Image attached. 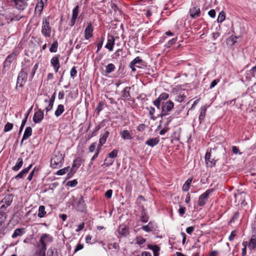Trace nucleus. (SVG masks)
Segmentation results:
<instances>
[{"label":"nucleus","instance_id":"f257e3e1","mask_svg":"<svg viewBox=\"0 0 256 256\" xmlns=\"http://www.w3.org/2000/svg\"><path fill=\"white\" fill-rule=\"evenodd\" d=\"M31 64H28L24 65L19 73L17 78L16 88L18 90L19 88L21 89L24 86L27 80L28 72L30 70Z\"/></svg>","mask_w":256,"mask_h":256},{"label":"nucleus","instance_id":"f03ea898","mask_svg":"<svg viewBox=\"0 0 256 256\" xmlns=\"http://www.w3.org/2000/svg\"><path fill=\"white\" fill-rule=\"evenodd\" d=\"M64 154L60 151H55L51 158L50 166L54 168L61 167L64 163Z\"/></svg>","mask_w":256,"mask_h":256},{"label":"nucleus","instance_id":"7ed1b4c3","mask_svg":"<svg viewBox=\"0 0 256 256\" xmlns=\"http://www.w3.org/2000/svg\"><path fill=\"white\" fill-rule=\"evenodd\" d=\"M41 32L46 38L50 37L52 33V28L50 25V17L44 18L42 24Z\"/></svg>","mask_w":256,"mask_h":256},{"label":"nucleus","instance_id":"20e7f679","mask_svg":"<svg viewBox=\"0 0 256 256\" xmlns=\"http://www.w3.org/2000/svg\"><path fill=\"white\" fill-rule=\"evenodd\" d=\"M12 200L13 196L12 194L6 195L0 202V210L5 211L11 205Z\"/></svg>","mask_w":256,"mask_h":256},{"label":"nucleus","instance_id":"39448f33","mask_svg":"<svg viewBox=\"0 0 256 256\" xmlns=\"http://www.w3.org/2000/svg\"><path fill=\"white\" fill-rule=\"evenodd\" d=\"M174 107V104L171 100H168L166 102H163L162 104V110L161 112V116H166L168 114L169 112H170Z\"/></svg>","mask_w":256,"mask_h":256},{"label":"nucleus","instance_id":"423d86ee","mask_svg":"<svg viewBox=\"0 0 256 256\" xmlns=\"http://www.w3.org/2000/svg\"><path fill=\"white\" fill-rule=\"evenodd\" d=\"M213 191L214 189H208L201 194L198 198V205L200 206H204L209 198L210 194L213 192Z\"/></svg>","mask_w":256,"mask_h":256},{"label":"nucleus","instance_id":"0eeeda50","mask_svg":"<svg viewBox=\"0 0 256 256\" xmlns=\"http://www.w3.org/2000/svg\"><path fill=\"white\" fill-rule=\"evenodd\" d=\"M10 2L14 3L16 8L20 10H24L28 6V2L26 0H9Z\"/></svg>","mask_w":256,"mask_h":256},{"label":"nucleus","instance_id":"6e6552de","mask_svg":"<svg viewBox=\"0 0 256 256\" xmlns=\"http://www.w3.org/2000/svg\"><path fill=\"white\" fill-rule=\"evenodd\" d=\"M60 56L57 54L56 56H53L50 60V64L53 67L54 70L56 72H57L60 68V63L59 58Z\"/></svg>","mask_w":256,"mask_h":256},{"label":"nucleus","instance_id":"1a4fd4ad","mask_svg":"<svg viewBox=\"0 0 256 256\" xmlns=\"http://www.w3.org/2000/svg\"><path fill=\"white\" fill-rule=\"evenodd\" d=\"M52 237L48 234H43L40 240V246L46 248V244L52 242Z\"/></svg>","mask_w":256,"mask_h":256},{"label":"nucleus","instance_id":"9d476101","mask_svg":"<svg viewBox=\"0 0 256 256\" xmlns=\"http://www.w3.org/2000/svg\"><path fill=\"white\" fill-rule=\"evenodd\" d=\"M44 113L43 110L40 109L36 111L33 116V121L36 124L40 122L44 118Z\"/></svg>","mask_w":256,"mask_h":256},{"label":"nucleus","instance_id":"9b49d317","mask_svg":"<svg viewBox=\"0 0 256 256\" xmlns=\"http://www.w3.org/2000/svg\"><path fill=\"white\" fill-rule=\"evenodd\" d=\"M142 62L143 61L142 59L138 56L130 63V66L132 69V71H134L136 70L135 67L140 68L141 66L142 65Z\"/></svg>","mask_w":256,"mask_h":256},{"label":"nucleus","instance_id":"f8f14e48","mask_svg":"<svg viewBox=\"0 0 256 256\" xmlns=\"http://www.w3.org/2000/svg\"><path fill=\"white\" fill-rule=\"evenodd\" d=\"M190 16L192 18H196L200 16V8L198 6H192L189 10Z\"/></svg>","mask_w":256,"mask_h":256},{"label":"nucleus","instance_id":"ddd939ff","mask_svg":"<svg viewBox=\"0 0 256 256\" xmlns=\"http://www.w3.org/2000/svg\"><path fill=\"white\" fill-rule=\"evenodd\" d=\"M80 8L78 6H76L73 10H72V16L70 20V22L69 24V25L71 26H73L76 21V20L78 18V16L79 14Z\"/></svg>","mask_w":256,"mask_h":256},{"label":"nucleus","instance_id":"4468645a","mask_svg":"<svg viewBox=\"0 0 256 256\" xmlns=\"http://www.w3.org/2000/svg\"><path fill=\"white\" fill-rule=\"evenodd\" d=\"M115 42V38L114 36L108 35L107 38V43L105 48L108 49L110 52L112 51L113 47Z\"/></svg>","mask_w":256,"mask_h":256},{"label":"nucleus","instance_id":"2eb2a0df","mask_svg":"<svg viewBox=\"0 0 256 256\" xmlns=\"http://www.w3.org/2000/svg\"><path fill=\"white\" fill-rule=\"evenodd\" d=\"M210 152H206L205 156L206 162L208 166L212 167L216 164V160H214V158L211 159Z\"/></svg>","mask_w":256,"mask_h":256},{"label":"nucleus","instance_id":"dca6fc26","mask_svg":"<svg viewBox=\"0 0 256 256\" xmlns=\"http://www.w3.org/2000/svg\"><path fill=\"white\" fill-rule=\"evenodd\" d=\"M93 32V27L91 22H89L84 30V38L86 40H88L92 37Z\"/></svg>","mask_w":256,"mask_h":256},{"label":"nucleus","instance_id":"f3484780","mask_svg":"<svg viewBox=\"0 0 256 256\" xmlns=\"http://www.w3.org/2000/svg\"><path fill=\"white\" fill-rule=\"evenodd\" d=\"M82 162V160L80 158H76L74 160L72 163L71 170L73 172H75L81 166Z\"/></svg>","mask_w":256,"mask_h":256},{"label":"nucleus","instance_id":"a211bd4d","mask_svg":"<svg viewBox=\"0 0 256 256\" xmlns=\"http://www.w3.org/2000/svg\"><path fill=\"white\" fill-rule=\"evenodd\" d=\"M46 2L47 0H38L35 8V12H38L39 14H40L44 8V2Z\"/></svg>","mask_w":256,"mask_h":256},{"label":"nucleus","instance_id":"6ab92c4d","mask_svg":"<svg viewBox=\"0 0 256 256\" xmlns=\"http://www.w3.org/2000/svg\"><path fill=\"white\" fill-rule=\"evenodd\" d=\"M156 226L154 222H150L146 226H145V232H150L156 230Z\"/></svg>","mask_w":256,"mask_h":256},{"label":"nucleus","instance_id":"aec40b11","mask_svg":"<svg viewBox=\"0 0 256 256\" xmlns=\"http://www.w3.org/2000/svg\"><path fill=\"white\" fill-rule=\"evenodd\" d=\"M148 248L152 250L154 253V256H158L160 248L156 244H148Z\"/></svg>","mask_w":256,"mask_h":256},{"label":"nucleus","instance_id":"412c9836","mask_svg":"<svg viewBox=\"0 0 256 256\" xmlns=\"http://www.w3.org/2000/svg\"><path fill=\"white\" fill-rule=\"evenodd\" d=\"M32 164H30L28 167L23 169L20 173H18L16 176L15 178L17 180L22 178L25 174H26L30 170L31 168Z\"/></svg>","mask_w":256,"mask_h":256},{"label":"nucleus","instance_id":"4be33fe9","mask_svg":"<svg viewBox=\"0 0 256 256\" xmlns=\"http://www.w3.org/2000/svg\"><path fill=\"white\" fill-rule=\"evenodd\" d=\"M159 142L160 138L158 137H157L156 138H152L146 141V144L151 147H153L157 145L158 144Z\"/></svg>","mask_w":256,"mask_h":256},{"label":"nucleus","instance_id":"5701e85b","mask_svg":"<svg viewBox=\"0 0 256 256\" xmlns=\"http://www.w3.org/2000/svg\"><path fill=\"white\" fill-rule=\"evenodd\" d=\"M110 134V132L108 131L105 132L99 140L98 146L99 148L106 143V139Z\"/></svg>","mask_w":256,"mask_h":256},{"label":"nucleus","instance_id":"b1692460","mask_svg":"<svg viewBox=\"0 0 256 256\" xmlns=\"http://www.w3.org/2000/svg\"><path fill=\"white\" fill-rule=\"evenodd\" d=\"M120 136L124 140H132V134L128 130H124L120 132Z\"/></svg>","mask_w":256,"mask_h":256},{"label":"nucleus","instance_id":"393cba45","mask_svg":"<svg viewBox=\"0 0 256 256\" xmlns=\"http://www.w3.org/2000/svg\"><path fill=\"white\" fill-rule=\"evenodd\" d=\"M5 211L0 210V228H3V224L7 218V214Z\"/></svg>","mask_w":256,"mask_h":256},{"label":"nucleus","instance_id":"a878e982","mask_svg":"<svg viewBox=\"0 0 256 256\" xmlns=\"http://www.w3.org/2000/svg\"><path fill=\"white\" fill-rule=\"evenodd\" d=\"M206 109L207 108L205 106H202L200 108V114L198 118L200 123H201L202 121L204 120L206 117Z\"/></svg>","mask_w":256,"mask_h":256},{"label":"nucleus","instance_id":"bb28decb","mask_svg":"<svg viewBox=\"0 0 256 256\" xmlns=\"http://www.w3.org/2000/svg\"><path fill=\"white\" fill-rule=\"evenodd\" d=\"M23 164V160L21 158L18 159L17 162L14 166L12 168V170L14 171H18Z\"/></svg>","mask_w":256,"mask_h":256},{"label":"nucleus","instance_id":"cd10ccee","mask_svg":"<svg viewBox=\"0 0 256 256\" xmlns=\"http://www.w3.org/2000/svg\"><path fill=\"white\" fill-rule=\"evenodd\" d=\"M32 134V128L30 126L26 128L23 135V140H27Z\"/></svg>","mask_w":256,"mask_h":256},{"label":"nucleus","instance_id":"c85d7f7f","mask_svg":"<svg viewBox=\"0 0 256 256\" xmlns=\"http://www.w3.org/2000/svg\"><path fill=\"white\" fill-rule=\"evenodd\" d=\"M64 106L62 104H59L57 109L54 112V114L56 117L60 116L64 112Z\"/></svg>","mask_w":256,"mask_h":256},{"label":"nucleus","instance_id":"c756f323","mask_svg":"<svg viewBox=\"0 0 256 256\" xmlns=\"http://www.w3.org/2000/svg\"><path fill=\"white\" fill-rule=\"evenodd\" d=\"M24 228H16L13 234H12V237L13 238H16L18 236H21L22 234H24Z\"/></svg>","mask_w":256,"mask_h":256},{"label":"nucleus","instance_id":"7c9ffc66","mask_svg":"<svg viewBox=\"0 0 256 256\" xmlns=\"http://www.w3.org/2000/svg\"><path fill=\"white\" fill-rule=\"evenodd\" d=\"M130 87H126L124 88V90L122 91V96L124 99H128L130 97Z\"/></svg>","mask_w":256,"mask_h":256},{"label":"nucleus","instance_id":"2f4dec72","mask_svg":"<svg viewBox=\"0 0 256 256\" xmlns=\"http://www.w3.org/2000/svg\"><path fill=\"white\" fill-rule=\"evenodd\" d=\"M46 212L45 210V207L44 206H40L38 208V216L40 218H43L46 214Z\"/></svg>","mask_w":256,"mask_h":256},{"label":"nucleus","instance_id":"473e14b6","mask_svg":"<svg viewBox=\"0 0 256 256\" xmlns=\"http://www.w3.org/2000/svg\"><path fill=\"white\" fill-rule=\"evenodd\" d=\"M119 234L123 236H126L129 234L128 228L126 226L120 228Z\"/></svg>","mask_w":256,"mask_h":256},{"label":"nucleus","instance_id":"72a5a7b5","mask_svg":"<svg viewBox=\"0 0 256 256\" xmlns=\"http://www.w3.org/2000/svg\"><path fill=\"white\" fill-rule=\"evenodd\" d=\"M116 67L115 66L112 64H109L106 66L105 72L107 74H109L114 71Z\"/></svg>","mask_w":256,"mask_h":256},{"label":"nucleus","instance_id":"f704fd0d","mask_svg":"<svg viewBox=\"0 0 256 256\" xmlns=\"http://www.w3.org/2000/svg\"><path fill=\"white\" fill-rule=\"evenodd\" d=\"M256 246V236H252L249 242L248 247L251 249H254Z\"/></svg>","mask_w":256,"mask_h":256},{"label":"nucleus","instance_id":"c9c22d12","mask_svg":"<svg viewBox=\"0 0 256 256\" xmlns=\"http://www.w3.org/2000/svg\"><path fill=\"white\" fill-rule=\"evenodd\" d=\"M58 42L56 40L54 41L52 44H51V46L50 48V51L51 52H57L58 48Z\"/></svg>","mask_w":256,"mask_h":256},{"label":"nucleus","instance_id":"e433bc0d","mask_svg":"<svg viewBox=\"0 0 256 256\" xmlns=\"http://www.w3.org/2000/svg\"><path fill=\"white\" fill-rule=\"evenodd\" d=\"M46 248L40 246L39 250L34 256H46Z\"/></svg>","mask_w":256,"mask_h":256},{"label":"nucleus","instance_id":"4c0bfd02","mask_svg":"<svg viewBox=\"0 0 256 256\" xmlns=\"http://www.w3.org/2000/svg\"><path fill=\"white\" fill-rule=\"evenodd\" d=\"M225 13L224 12L222 11L220 12L218 14L217 21L218 22H222L225 20Z\"/></svg>","mask_w":256,"mask_h":256},{"label":"nucleus","instance_id":"58836bf2","mask_svg":"<svg viewBox=\"0 0 256 256\" xmlns=\"http://www.w3.org/2000/svg\"><path fill=\"white\" fill-rule=\"evenodd\" d=\"M169 97V94L166 92L162 93L158 98L160 100H164L168 99Z\"/></svg>","mask_w":256,"mask_h":256},{"label":"nucleus","instance_id":"ea45409f","mask_svg":"<svg viewBox=\"0 0 256 256\" xmlns=\"http://www.w3.org/2000/svg\"><path fill=\"white\" fill-rule=\"evenodd\" d=\"M69 168L70 167H66L58 170L56 172V174L58 176H62L65 174L68 170Z\"/></svg>","mask_w":256,"mask_h":256},{"label":"nucleus","instance_id":"a19ab883","mask_svg":"<svg viewBox=\"0 0 256 256\" xmlns=\"http://www.w3.org/2000/svg\"><path fill=\"white\" fill-rule=\"evenodd\" d=\"M13 128V124H12L10 123V122H8L5 126H4V130L5 132H8L10 130Z\"/></svg>","mask_w":256,"mask_h":256},{"label":"nucleus","instance_id":"79ce46f5","mask_svg":"<svg viewBox=\"0 0 256 256\" xmlns=\"http://www.w3.org/2000/svg\"><path fill=\"white\" fill-rule=\"evenodd\" d=\"M239 216H240V213L238 212H236L234 214V215L233 216L232 218L230 219V223L234 222L236 220H237Z\"/></svg>","mask_w":256,"mask_h":256},{"label":"nucleus","instance_id":"37998d69","mask_svg":"<svg viewBox=\"0 0 256 256\" xmlns=\"http://www.w3.org/2000/svg\"><path fill=\"white\" fill-rule=\"evenodd\" d=\"M78 184V182L76 180H70L67 182L66 185L71 187H74Z\"/></svg>","mask_w":256,"mask_h":256},{"label":"nucleus","instance_id":"c03bdc74","mask_svg":"<svg viewBox=\"0 0 256 256\" xmlns=\"http://www.w3.org/2000/svg\"><path fill=\"white\" fill-rule=\"evenodd\" d=\"M118 155V150H114L108 154L109 158H114L117 156Z\"/></svg>","mask_w":256,"mask_h":256},{"label":"nucleus","instance_id":"a18cd8bd","mask_svg":"<svg viewBox=\"0 0 256 256\" xmlns=\"http://www.w3.org/2000/svg\"><path fill=\"white\" fill-rule=\"evenodd\" d=\"M38 63H36L34 64V66H33L32 72H31V77L32 78L35 74L38 68Z\"/></svg>","mask_w":256,"mask_h":256},{"label":"nucleus","instance_id":"49530a36","mask_svg":"<svg viewBox=\"0 0 256 256\" xmlns=\"http://www.w3.org/2000/svg\"><path fill=\"white\" fill-rule=\"evenodd\" d=\"M144 130V124H140L136 128V132L135 133L136 134L138 132H142Z\"/></svg>","mask_w":256,"mask_h":256},{"label":"nucleus","instance_id":"de8ad7c7","mask_svg":"<svg viewBox=\"0 0 256 256\" xmlns=\"http://www.w3.org/2000/svg\"><path fill=\"white\" fill-rule=\"evenodd\" d=\"M76 74L77 71L76 70V68L74 66L72 67L70 72L71 77L74 78L76 75Z\"/></svg>","mask_w":256,"mask_h":256},{"label":"nucleus","instance_id":"09e8293b","mask_svg":"<svg viewBox=\"0 0 256 256\" xmlns=\"http://www.w3.org/2000/svg\"><path fill=\"white\" fill-rule=\"evenodd\" d=\"M46 104H48V106H46L45 110H46V112H48V111L50 110L52 108L54 104H52V102H47Z\"/></svg>","mask_w":256,"mask_h":256},{"label":"nucleus","instance_id":"8fccbe9b","mask_svg":"<svg viewBox=\"0 0 256 256\" xmlns=\"http://www.w3.org/2000/svg\"><path fill=\"white\" fill-rule=\"evenodd\" d=\"M236 235V230H233L230 236H229L228 240L230 241H232L234 238L235 236Z\"/></svg>","mask_w":256,"mask_h":256},{"label":"nucleus","instance_id":"3c124183","mask_svg":"<svg viewBox=\"0 0 256 256\" xmlns=\"http://www.w3.org/2000/svg\"><path fill=\"white\" fill-rule=\"evenodd\" d=\"M15 56V54H12L7 56L6 60L8 61L9 62H11L14 58Z\"/></svg>","mask_w":256,"mask_h":256},{"label":"nucleus","instance_id":"603ef678","mask_svg":"<svg viewBox=\"0 0 256 256\" xmlns=\"http://www.w3.org/2000/svg\"><path fill=\"white\" fill-rule=\"evenodd\" d=\"M186 98V96L182 94V95H180V96H177V98H176V100L178 102H183L185 98Z\"/></svg>","mask_w":256,"mask_h":256},{"label":"nucleus","instance_id":"864d4df0","mask_svg":"<svg viewBox=\"0 0 256 256\" xmlns=\"http://www.w3.org/2000/svg\"><path fill=\"white\" fill-rule=\"evenodd\" d=\"M112 190H108L105 193V196L108 198H110L112 197Z\"/></svg>","mask_w":256,"mask_h":256},{"label":"nucleus","instance_id":"5fc2aeb1","mask_svg":"<svg viewBox=\"0 0 256 256\" xmlns=\"http://www.w3.org/2000/svg\"><path fill=\"white\" fill-rule=\"evenodd\" d=\"M96 147V144L94 142L91 144V145L89 146V151L91 152H92L94 151Z\"/></svg>","mask_w":256,"mask_h":256},{"label":"nucleus","instance_id":"6e6d98bb","mask_svg":"<svg viewBox=\"0 0 256 256\" xmlns=\"http://www.w3.org/2000/svg\"><path fill=\"white\" fill-rule=\"evenodd\" d=\"M84 227V223L82 222L78 226V228L76 230V232H78L82 230Z\"/></svg>","mask_w":256,"mask_h":256},{"label":"nucleus","instance_id":"4d7b16f0","mask_svg":"<svg viewBox=\"0 0 256 256\" xmlns=\"http://www.w3.org/2000/svg\"><path fill=\"white\" fill-rule=\"evenodd\" d=\"M144 242V239L142 237H137L136 238V243L138 244H142Z\"/></svg>","mask_w":256,"mask_h":256},{"label":"nucleus","instance_id":"13d9d810","mask_svg":"<svg viewBox=\"0 0 256 256\" xmlns=\"http://www.w3.org/2000/svg\"><path fill=\"white\" fill-rule=\"evenodd\" d=\"M104 40V38H102L101 41L98 44L96 52H98L100 50V49L102 48V46Z\"/></svg>","mask_w":256,"mask_h":256},{"label":"nucleus","instance_id":"bf43d9fd","mask_svg":"<svg viewBox=\"0 0 256 256\" xmlns=\"http://www.w3.org/2000/svg\"><path fill=\"white\" fill-rule=\"evenodd\" d=\"M194 226H190L186 228V232L189 234H191L193 231L194 230Z\"/></svg>","mask_w":256,"mask_h":256},{"label":"nucleus","instance_id":"052dcab7","mask_svg":"<svg viewBox=\"0 0 256 256\" xmlns=\"http://www.w3.org/2000/svg\"><path fill=\"white\" fill-rule=\"evenodd\" d=\"M218 82L219 80L218 79L214 80L210 84V88H214L218 84Z\"/></svg>","mask_w":256,"mask_h":256},{"label":"nucleus","instance_id":"680f3d73","mask_svg":"<svg viewBox=\"0 0 256 256\" xmlns=\"http://www.w3.org/2000/svg\"><path fill=\"white\" fill-rule=\"evenodd\" d=\"M160 102L161 101L158 98H157L154 101V104L158 108H160Z\"/></svg>","mask_w":256,"mask_h":256},{"label":"nucleus","instance_id":"e2e57ef3","mask_svg":"<svg viewBox=\"0 0 256 256\" xmlns=\"http://www.w3.org/2000/svg\"><path fill=\"white\" fill-rule=\"evenodd\" d=\"M154 111H155V110L154 108H150V110H149V114L150 116V118L153 120H154Z\"/></svg>","mask_w":256,"mask_h":256},{"label":"nucleus","instance_id":"0e129e2a","mask_svg":"<svg viewBox=\"0 0 256 256\" xmlns=\"http://www.w3.org/2000/svg\"><path fill=\"white\" fill-rule=\"evenodd\" d=\"M104 106V103L102 102H100L96 107V110L98 111V112H100L102 110V107Z\"/></svg>","mask_w":256,"mask_h":256},{"label":"nucleus","instance_id":"69168bd1","mask_svg":"<svg viewBox=\"0 0 256 256\" xmlns=\"http://www.w3.org/2000/svg\"><path fill=\"white\" fill-rule=\"evenodd\" d=\"M84 248V246L82 244H78L74 250V252H77L78 251L81 250Z\"/></svg>","mask_w":256,"mask_h":256},{"label":"nucleus","instance_id":"338daca9","mask_svg":"<svg viewBox=\"0 0 256 256\" xmlns=\"http://www.w3.org/2000/svg\"><path fill=\"white\" fill-rule=\"evenodd\" d=\"M244 248H242V256H246V245L244 242L242 243Z\"/></svg>","mask_w":256,"mask_h":256},{"label":"nucleus","instance_id":"774afa93","mask_svg":"<svg viewBox=\"0 0 256 256\" xmlns=\"http://www.w3.org/2000/svg\"><path fill=\"white\" fill-rule=\"evenodd\" d=\"M208 14L211 17V18H214L216 16V12L214 10H210L208 12Z\"/></svg>","mask_w":256,"mask_h":256}]
</instances>
